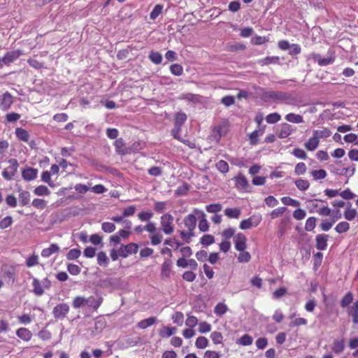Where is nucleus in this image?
I'll use <instances>...</instances> for the list:
<instances>
[{"instance_id":"1","label":"nucleus","mask_w":358,"mask_h":358,"mask_svg":"<svg viewBox=\"0 0 358 358\" xmlns=\"http://www.w3.org/2000/svg\"><path fill=\"white\" fill-rule=\"evenodd\" d=\"M183 224L185 229L179 231L180 236L184 242L189 243L192 237L194 236V231L196 226V218L195 213L189 214L185 216L183 219Z\"/></svg>"},{"instance_id":"2","label":"nucleus","mask_w":358,"mask_h":358,"mask_svg":"<svg viewBox=\"0 0 358 358\" xmlns=\"http://www.w3.org/2000/svg\"><path fill=\"white\" fill-rule=\"evenodd\" d=\"M8 166L2 171L3 178L8 181L15 178L17 173L19 162L15 158H10L8 160Z\"/></svg>"},{"instance_id":"3","label":"nucleus","mask_w":358,"mask_h":358,"mask_svg":"<svg viewBox=\"0 0 358 358\" xmlns=\"http://www.w3.org/2000/svg\"><path fill=\"white\" fill-rule=\"evenodd\" d=\"M160 225L162 231L167 235L174 231L173 217L169 214H164L160 218Z\"/></svg>"},{"instance_id":"4","label":"nucleus","mask_w":358,"mask_h":358,"mask_svg":"<svg viewBox=\"0 0 358 358\" xmlns=\"http://www.w3.org/2000/svg\"><path fill=\"white\" fill-rule=\"evenodd\" d=\"M1 278L4 282L13 285L15 280V269L13 267L5 266L1 268Z\"/></svg>"},{"instance_id":"5","label":"nucleus","mask_w":358,"mask_h":358,"mask_svg":"<svg viewBox=\"0 0 358 358\" xmlns=\"http://www.w3.org/2000/svg\"><path fill=\"white\" fill-rule=\"evenodd\" d=\"M69 312V306L68 304L62 303L57 305L52 310L53 316L57 320H62L66 317Z\"/></svg>"},{"instance_id":"6","label":"nucleus","mask_w":358,"mask_h":358,"mask_svg":"<svg viewBox=\"0 0 358 358\" xmlns=\"http://www.w3.org/2000/svg\"><path fill=\"white\" fill-rule=\"evenodd\" d=\"M106 324L105 318L102 317H97L95 320L94 327L89 329L90 335L94 336L99 334L106 327Z\"/></svg>"},{"instance_id":"7","label":"nucleus","mask_w":358,"mask_h":358,"mask_svg":"<svg viewBox=\"0 0 358 358\" xmlns=\"http://www.w3.org/2000/svg\"><path fill=\"white\" fill-rule=\"evenodd\" d=\"M13 103V96L8 92H6L0 95V109L1 110H8Z\"/></svg>"},{"instance_id":"8","label":"nucleus","mask_w":358,"mask_h":358,"mask_svg":"<svg viewBox=\"0 0 358 358\" xmlns=\"http://www.w3.org/2000/svg\"><path fill=\"white\" fill-rule=\"evenodd\" d=\"M138 245L136 243H129L127 245H123L120 248V257H127L131 254H136L138 252Z\"/></svg>"},{"instance_id":"9","label":"nucleus","mask_w":358,"mask_h":358,"mask_svg":"<svg viewBox=\"0 0 358 358\" xmlns=\"http://www.w3.org/2000/svg\"><path fill=\"white\" fill-rule=\"evenodd\" d=\"M229 124L228 122H223L222 124L215 127L213 129V136L220 140L222 136H225L229 131Z\"/></svg>"},{"instance_id":"10","label":"nucleus","mask_w":358,"mask_h":358,"mask_svg":"<svg viewBox=\"0 0 358 358\" xmlns=\"http://www.w3.org/2000/svg\"><path fill=\"white\" fill-rule=\"evenodd\" d=\"M310 59H313L314 62H317L320 66L333 64L335 61V57L333 56V54L329 57L322 58L320 55L313 52L310 55Z\"/></svg>"},{"instance_id":"11","label":"nucleus","mask_w":358,"mask_h":358,"mask_svg":"<svg viewBox=\"0 0 358 358\" xmlns=\"http://www.w3.org/2000/svg\"><path fill=\"white\" fill-rule=\"evenodd\" d=\"M234 246L236 250L242 251L247 248V238L243 233H238L234 238Z\"/></svg>"},{"instance_id":"12","label":"nucleus","mask_w":358,"mask_h":358,"mask_svg":"<svg viewBox=\"0 0 358 358\" xmlns=\"http://www.w3.org/2000/svg\"><path fill=\"white\" fill-rule=\"evenodd\" d=\"M195 215H198L200 218L199 222V229L201 231L205 232L209 229V224L206 220V216L202 210H199L196 208L194 209Z\"/></svg>"},{"instance_id":"13","label":"nucleus","mask_w":358,"mask_h":358,"mask_svg":"<svg viewBox=\"0 0 358 358\" xmlns=\"http://www.w3.org/2000/svg\"><path fill=\"white\" fill-rule=\"evenodd\" d=\"M22 55V52L20 50H12L6 52L1 60L3 63L8 65L12 62H14Z\"/></svg>"},{"instance_id":"14","label":"nucleus","mask_w":358,"mask_h":358,"mask_svg":"<svg viewBox=\"0 0 358 358\" xmlns=\"http://www.w3.org/2000/svg\"><path fill=\"white\" fill-rule=\"evenodd\" d=\"M38 170L35 168L26 166L22 170V177L26 181H31L37 178Z\"/></svg>"},{"instance_id":"15","label":"nucleus","mask_w":358,"mask_h":358,"mask_svg":"<svg viewBox=\"0 0 358 358\" xmlns=\"http://www.w3.org/2000/svg\"><path fill=\"white\" fill-rule=\"evenodd\" d=\"M329 236L325 234H317L315 236V248L318 250H325L327 248V241Z\"/></svg>"},{"instance_id":"16","label":"nucleus","mask_w":358,"mask_h":358,"mask_svg":"<svg viewBox=\"0 0 358 358\" xmlns=\"http://www.w3.org/2000/svg\"><path fill=\"white\" fill-rule=\"evenodd\" d=\"M172 272V262L170 259H165L162 264L161 277L164 279L170 278Z\"/></svg>"},{"instance_id":"17","label":"nucleus","mask_w":358,"mask_h":358,"mask_svg":"<svg viewBox=\"0 0 358 358\" xmlns=\"http://www.w3.org/2000/svg\"><path fill=\"white\" fill-rule=\"evenodd\" d=\"M235 186L238 189H246L249 185L246 177L242 173H239L234 178Z\"/></svg>"},{"instance_id":"18","label":"nucleus","mask_w":358,"mask_h":358,"mask_svg":"<svg viewBox=\"0 0 358 358\" xmlns=\"http://www.w3.org/2000/svg\"><path fill=\"white\" fill-rule=\"evenodd\" d=\"M265 131V126L259 127L258 129L255 130L250 133L249 136L250 144L251 145H256L258 143V138L262 136Z\"/></svg>"},{"instance_id":"19","label":"nucleus","mask_w":358,"mask_h":358,"mask_svg":"<svg viewBox=\"0 0 358 358\" xmlns=\"http://www.w3.org/2000/svg\"><path fill=\"white\" fill-rule=\"evenodd\" d=\"M85 300L86 306L93 308L94 309H97L102 303L101 297L96 294L95 296H91L88 298H85Z\"/></svg>"},{"instance_id":"20","label":"nucleus","mask_w":358,"mask_h":358,"mask_svg":"<svg viewBox=\"0 0 358 358\" xmlns=\"http://www.w3.org/2000/svg\"><path fill=\"white\" fill-rule=\"evenodd\" d=\"M285 92L280 91H268L264 94V97L266 100H273L280 101L283 99V94Z\"/></svg>"},{"instance_id":"21","label":"nucleus","mask_w":358,"mask_h":358,"mask_svg":"<svg viewBox=\"0 0 358 358\" xmlns=\"http://www.w3.org/2000/svg\"><path fill=\"white\" fill-rule=\"evenodd\" d=\"M60 251V248L57 243H52L48 248H44L41 251V256L45 258L50 257L55 253Z\"/></svg>"},{"instance_id":"22","label":"nucleus","mask_w":358,"mask_h":358,"mask_svg":"<svg viewBox=\"0 0 358 358\" xmlns=\"http://www.w3.org/2000/svg\"><path fill=\"white\" fill-rule=\"evenodd\" d=\"M115 151L121 155H124L128 152V149L125 145L124 140L122 138H117L114 143Z\"/></svg>"},{"instance_id":"23","label":"nucleus","mask_w":358,"mask_h":358,"mask_svg":"<svg viewBox=\"0 0 358 358\" xmlns=\"http://www.w3.org/2000/svg\"><path fill=\"white\" fill-rule=\"evenodd\" d=\"M16 335L24 341H29L32 337V333L27 328L21 327L16 331Z\"/></svg>"},{"instance_id":"24","label":"nucleus","mask_w":358,"mask_h":358,"mask_svg":"<svg viewBox=\"0 0 358 358\" xmlns=\"http://www.w3.org/2000/svg\"><path fill=\"white\" fill-rule=\"evenodd\" d=\"M15 134L16 135V137L21 141L23 142H28L30 135L29 132L25 130L24 129H22L21 127H17L15 129Z\"/></svg>"},{"instance_id":"25","label":"nucleus","mask_w":358,"mask_h":358,"mask_svg":"<svg viewBox=\"0 0 358 358\" xmlns=\"http://www.w3.org/2000/svg\"><path fill=\"white\" fill-rule=\"evenodd\" d=\"M293 131V129L292 126L289 124H282L281 125L280 131H279V137L280 138H287Z\"/></svg>"},{"instance_id":"26","label":"nucleus","mask_w":358,"mask_h":358,"mask_svg":"<svg viewBox=\"0 0 358 358\" xmlns=\"http://www.w3.org/2000/svg\"><path fill=\"white\" fill-rule=\"evenodd\" d=\"M319 143L320 141L317 137L313 135V136L305 143L304 146L307 150L313 151L318 147Z\"/></svg>"},{"instance_id":"27","label":"nucleus","mask_w":358,"mask_h":358,"mask_svg":"<svg viewBox=\"0 0 358 358\" xmlns=\"http://www.w3.org/2000/svg\"><path fill=\"white\" fill-rule=\"evenodd\" d=\"M241 214V210L238 208H227L224 210V215L229 218L238 219Z\"/></svg>"},{"instance_id":"28","label":"nucleus","mask_w":358,"mask_h":358,"mask_svg":"<svg viewBox=\"0 0 358 358\" xmlns=\"http://www.w3.org/2000/svg\"><path fill=\"white\" fill-rule=\"evenodd\" d=\"M345 348V343L344 341L342 340H336L333 343V345L331 348L332 351L336 354H341Z\"/></svg>"},{"instance_id":"29","label":"nucleus","mask_w":358,"mask_h":358,"mask_svg":"<svg viewBox=\"0 0 358 358\" xmlns=\"http://www.w3.org/2000/svg\"><path fill=\"white\" fill-rule=\"evenodd\" d=\"M176 327H163L159 332V334L162 338H168L173 335L176 332Z\"/></svg>"},{"instance_id":"30","label":"nucleus","mask_w":358,"mask_h":358,"mask_svg":"<svg viewBox=\"0 0 358 358\" xmlns=\"http://www.w3.org/2000/svg\"><path fill=\"white\" fill-rule=\"evenodd\" d=\"M285 119L289 122L299 124L303 122V118L301 115L295 113H289L285 115Z\"/></svg>"},{"instance_id":"31","label":"nucleus","mask_w":358,"mask_h":358,"mask_svg":"<svg viewBox=\"0 0 358 358\" xmlns=\"http://www.w3.org/2000/svg\"><path fill=\"white\" fill-rule=\"evenodd\" d=\"M280 61V58L278 56L273 57H266L265 58L261 59L258 61V64L261 66L269 65L271 64H278Z\"/></svg>"},{"instance_id":"32","label":"nucleus","mask_w":358,"mask_h":358,"mask_svg":"<svg viewBox=\"0 0 358 358\" xmlns=\"http://www.w3.org/2000/svg\"><path fill=\"white\" fill-rule=\"evenodd\" d=\"M156 317H150L149 318L141 320L138 323L137 327L140 329H144L154 324L156 322Z\"/></svg>"},{"instance_id":"33","label":"nucleus","mask_w":358,"mask_h":358,"mask_svg":"<svg viewBox=\"0 0 358 358\" xmlns=\"http://www.w3.org/2000/svg\"><path fill=\"white\" fill-rule=\"evenodd\" d=\"M313 135L319 140L320 138H328L331 135V131L327 128L321 130L313 131Z\"/></svg>"},{"instance_id":"34","label":"nucleus","mask_w":358,"mask_h":358,"mask_svg":"<svg viewBox=\"0 0 358 358\" xmlns=\"http://www.w3.org/2000/svg\"><path fill=\"white\" fill-rule=\"evenodd\" d=\"M187 118V117L185 113H177L175 116L174 125L182 127L183 124L186 122Z\"/></svg>"},{"instance_id":"35","label":"nucleus","mask_w":358,"mask_h":358,"mask_svg":"<svg viewBox=\"0 0 358 358\" xmlns=\"http://www.w3.org/2000/svg\"><path fill=\"white\" fill-rule=\"evenodd\" d=\"M337 220V218H331L330 220H322L320 224V229L324 231H328Z\"/></svg>"},{"instance_id":"36","label":"nucleus","mask_w":358,"mask_h":358,"mask_svg":"<svg viewBox=\"0 0 358 358\" xmlns=\"http://www.w3.org/2000/svg\"><path fill=\"white\" fill-rule=\"evenodd\" d=\"M252 342H253V338L251 336H250L248 334H244L237 341V344L243 345V346H248V345H250L252 343Z\"/></svg>"},{"instance_id":"37","label":"nucleus","mask_w":358,"mask_h":358,"mask_svg":"<svg viewBox=\"0 0 358 358\" xmlns=\"http://www.w3.org/2000/svg\"><path fill=\"white\" fill-rule=\"evenodd\" d=\"M227 310H228V308H227V305L224 304V303H217L214 308L215 314L218 316L223 315L224 314H225L227 313Z\"/></svg>"},{"instance_id":"38","label":"nucleus","mask_w":358,"mask_h":358,"mask_svg":"<svg viewBox=\"0 0 358 358\" xmlns=\"http://www.w3.org/2000/svg\"><path fill=\"white\" fill-rule=\"evenodd\" d=\"M148 57L149 59L155 64H159L162 62V56L158 52L151 51Z\"/></svg>"},{"instance_id":"39","label":"nucleus","mask_w":358,"mask_h":358,"mask_svg":"<svg viewBox=\"0 0 358 358\" xmlns=\"http://www.w3.org/2000/svg\"><path fill=\"white\" fill-rule=\"evenodd\" d=\"M240 253L238 255V261L240 263H248L251 259L250 254L245 250L239 251Z\"/></svg>"},{"instance_id":"40","label":"nucleus","mask_w":358,"mask_h":358,"mask_svg":"<svg viewBox=\"0 0 358 358\" xmlns=\"http://www.w3.org/2000/svg\"><path fill=\"white\" fill-rule=\"evenodd\" d=\"M34 193L38 196H47L50 194V191L45 185H39L34 189Z\"/></svg>"},{"instance_id":"41","label":"nucleus","mask_w":358,"mask_h":358,"mask_svg":"<svg viewBox=\"0 0 358 358\" xmlns=\"http://www.w3.org/2000/svg\"><path fill=\"white\" fill-rule=\"evenodd\" d=\"M215 242V237L211 234H205L200 238V243L203 245L208 246Z\"/></svg>"},{"instance_id":"42","label":"nucleus","mask_w":358,"mask_h":358,"mask_svg":"<svg viewBox=\"0 0 358 358\" xmlns=\"http://www.w3.org/2000/svg\"><path fill=\"white\" fill-rule=\"evenodd\" d=\"M296 187L301 191H306L310 187V183L307 180L298 179L295 181Z\"/></svg>"},{"instance_id":"43","label":"nucleus","mask_w":358,"mask_h":358,"mask_svg":"<svg viewBox=\"0 0 358 358\" xmlns=\"http://www.w3.org/2000/svg\"><path fill=\"white\" fill-rule=\"evenodd\" d=\"M169 69L173 75L179 76L183 73V67L179 64H173Z\"/></svg>"},{"instance_id":"44","label":"nucleus","mask_w":358,"mask_h":358,"mask_svg":"<svg viewBox=\"0 0 358 358\" xmlns=\"http://www.w3.org/2000/svg\"><path fill=\"white\" fill-rule=\"evenodd\" d=\"M195 345L199 349H204L208 345V340L204 336H199L196 340Z\"/></svg>"},{"instance_id":"45","label":"nucleus","mask_w":358,"mask_h":358,"mask_svg":"<svg viewBox=\"0 0 358 358\" xmlns=\"http://www.w3.org/2000/svg\"><path fill=\"white\" fill-rule=\"evenodd\" d=\"M235 232L236 229L234 228L229 227L223 230L222 236L224 240L229 241L231 238L236 236Z\"/></svg>"},{"instance_id":"46","label":"nucleus","mask_w":358,"mask_h":358,"mask_svg":"<svg viewBox=\"0 0 358 358\" xmlns=\"http://www.w3.org/2000/svg\"><path fill=\"white\" fill-rule=\"evenodd\" d=\"M350 229V224L347 222H341L335 227V230L338 234L346 232Z\"/></svg>"},{"instance_id":"47","label":"nucleus","mask_w":358,"mask_h":358,"mask_svg":"<svg viewBox=\"0 0 358 358\" xmlns=\"http://www.w3.org/2000/svg\"><path fill=\"white\" fill-rule=\"evenodd\" d=\"M173 322L178 326H182L184 322V315L182 312H176L172 316Z\"/></svg>"},{"instance_id":"48","label":"nucleus","mask_w":358,"mask_h":358,"mask_svg":"<svg viewBox=\"0 0 358 358\" xmlns=\"http://www.w3.org/2000/svg\"><path fill=\"white\" fill-rule=\"evenodd\" d=\"M97 263L100 266H106L108 264V258L104 252H100L97 255Z\"/></svg>"},{"instance_id":"49","label":"nucleus","mask_w":358,"mask_h":358,"mask_svg":"<svg viewBox=\"0 0 358 358\" xmlns=\"http://www.w3.org/2000/svg\"><path fill=\"white\" fill-rule=\"evenodd\" d=\"M38 264V256L33 254L26 259V265L27 267H33Z\"/></svg>"},{"instance_id":"50","label":"nucleus","mask_w":358,"mask_h":358,"mask_svg":"<svg viewBox=\"0 0 358 358\" xmlns=\"http://www.w3.org/2000/svg\"><path fill=\"white\" fill-rule=\"evenodd\" d=\"M281 116L277 113H270L266 117V121L269 124H275L280 120Z\"/></svg>"},{"instance_id":"51","label":"nucleus","mask_w":358,"mask_h":358,"mask_svg":"<svg viewBox=\"0 0 358 358\" xmlns=\"http://www.w3.org/2000/svg\"><path fill=\"white\" fill-rule=\"evenodd\" d=\"M311 175L315 180H321L327 177V172L324 169L314 170L311 172Z\"/></svg>"},{"instance_id":"52","label":"nucleus","mask_w":358,"mask_h":358,"mask_svg":"<svg viewBox=\"0 0 358 358\" xmlns=\"http://www.w3.org/2000/svg\"><path fill=\"white\" fill-rule=\"evenodd\" d=\"M316 225V219L314 217H310L306 220L305 224V229L307 231H313Z\"/></svg>"},{"instance_id":"53","label":"nucleus","mask_w":358,"mask_h":358,"mask_svg":"<svg viewBox=\"0 0 358 358\" xmlns=\"http://www.w3.org/2000/svg\"><path fill=\"white\" fill-rule=\"evenodd\" d=\"M164 244L171 246L174 250H178L182 245V243L176 238L166 239Z\"/></svg>"},{"instance_id":"54","label":"nucleus","mask_w":358,"mask_h":358,"mask_svg":"<svg viewBox=\"0 0 358 358\" xmlns=\"http://www.w3.org/2000/svg\"><path fill=\"white\" fill-rule=\"evenodd\" d=\"M216 168L220 172L225 173L229 171V164L224 160H220L216 163Z\"/></svg>"},{"instance_id":"55","label":"nucleus","mask_w":358,"mask_h":358,"mask_svg":"<svg viewBox=\"0 0 358 358\" xmlns=\"http://www.w3.org/2000/svg\"><path fill=\"white\" fill-rule=\"evenodd\" d=\"M353 300L352 294L350 292H348L342 299L341 301V306L342 308L348 306Z\"/></svg>"},{"instance_id":"56","label":"nucleus","mask_w":358,"mask_h":358,"mask_svg":"<svg viewBox=\"0 0 358 358\" xmlns=\"http://www.w3.org/2000/svg\"><path fill=\"white\" fill-rule=\"evenodd\" d=\"M307 171V167L305 163L299 162L296 164L294 169V173L297 176L304 174Z\"/></svg>"},{"instance_id":"57","label":"nucleus","mask_w":358,"mask_h":358,"mask_svg":"<svg viewBox=\"0 0 358 358\" xmlns=\"http://www.w3.org/2000/svg\"><path fill=\"white\" fill-rule=\"evenodd\" d=\"M81 252L78 249H71L66 254V258L69 260H74L78 259L80 256Z\"/></svg>"},{"instance_id":"58","label":"nucleus","mask_w":358,"mask_h":358,"mask_svg":"<svg viewBox=\"0 0 358 358\" xmlns=\"http://www.w3.org/2000/svg\"><path fill=\"white\" fill-rule=\"evenodd\" d=\"M162 9L163 6L157 4L150 13V19L155 20L162 13Z\"/></svg>"},{"instance_id":"59","label":"nucleus","mask_w":358,"mask_h":358,"mask_svg":"<svg viewBox=\"0 0 358 358\" xmlns=\"http://www.w3.org/2000/svg\"><path fill=\"white\" fill-rule=\"evenodd\" d=\"M20 200L22 206H26L29 203L30 200V194L27 191H22L20 195Z\"/></svg>"},{"instance_id":"60","label":"nucleus","mask_w":358,"mask_h":358,"mask_svg":"<svg viewBox=\"0 0 358 358\" xmlns=\"http://www.w3.org/2000/svg\"><path fill=\"white\" fill-rule=\"evenodd\" d=\"M287 210L286 207H280L273 210L271 213V219H276L283 215V213Z\"/></svg>"},{"instance_id":"61","label":"nucleus","mask_w":358,"mask_h":358,"mask_svg":"<svg viewBox=\"0 0 358 358\" xmlns=\"http://www.w3.org/2000/svg\"><path fill=\"white\" fill-rule=\"evenodd\" d=\"M269 41L268 36H255L252 38V43L255 45H262Z\"/></svg>"},{"instance_id":"62","label":"nucleus","mask_w":358,"mask_h":358,"mask_svg":"<svg viewBox=\"0 0 358 358\" xmlns=\"http://www.w3.org/2000/svg\"><path fill=\"white\" fill-rule=\"evenodd\" d=\"M13 224L11 216H6L0 220V229H4L9 227Z\"/></svg>"},{"instance_id":"63","label":"nucleus","mask_w":358,"mask_h":358,"mask_svg":"<svg viewBox=\"0 0 358 358\" xmlns=\"http://www.w3.org/2000/svg\"><path fill=\"white\" fill-rule=\"evenodd\" d=\"M357 210L350 208H348L344 211V217L346 220L351 221L355 219L357 215Z\"/></svg>"},{"instance_id":"64","label":"nucleus","mask_w":358,"mask_h":358,"mask_svg":"<svg viewBox=\"0 0 358 358\" xmlns=\"http://www.w3.org/2000/svg\"><path fill=\"white\" fill-rule=\"evenodd\" d=\"M222 354L220 352L208 350L203 354V358H220Z\"/></svg>"}]
</instances>
